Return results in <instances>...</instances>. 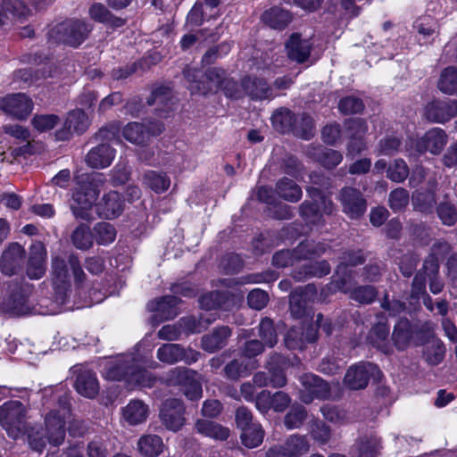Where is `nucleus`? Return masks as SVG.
I'll list each match as a JSON object with an SVG mask.
<instances>
[{
	"instance_id": "39448f33",
	"label": "nucleus",
	"mask_w": 457,
	"mask_h": 457,
	"mask_svg": "<svg viewBox=\"0 0 457 457\" xmlns=\"http://www.w3.org/2000/svg\"><path fill=\"white\" fill-rule=\"evenodd\" d=\"M98 194V189L91 181L79 184L72 195L71 209L73 215L87 221L94 220L91 209Z\"/></svg>"
},
{
	"instance_id": "c9c22d12",
	"label": "nucleus",
	"mask_w": 457,
	"mask_h": 457,
	"mask_svg": "<svg viewBox=\"0 0 457 457\" xmlns=\"http://www.w3.org/2000/svg\"><path fill=\"white\" fill-rule=\"evenodd\" d=\"M262 21L272 29H283L291 22L292 15L288 11L276 6L264 12Z\"/></svg>"
},
{
	"instance_id": "0e129e2a",
	"label": "nucleus",
	"mask_w": 457,
	"mask_h": 457,
	"mask_svg": "<svg viewBox=\"0 0 457 457\" xmlns=\"http://www.w3.org/2000/svg\"><path fill=\"white\" fill-rule=\"evenodd\" d=\"M377 290L372 286H362L353 289L351 294V299L360 303L369 304L377 297Z\"/></svg>"
},
{
	"instance_id": "9b49d317",
	"label": "nucleus",
	"mask_w": 457,
	"mask_h": 457,
	"mask_svg": "<svg viewBox=\"0 0 457 457\" xmlns=\"http://www.w3.org/2000/svg\"><path fill=\"white\" fill-rule=\"evenodd\" d=\"M52 282L55 292L56 301L64 303L70 291L69 271L66 261L61 256L52 259Z\"/></svg>"
},
{
	"instance_id": "72a5a7b5",
	"label": "nucleus",
	"mask_w": 457,
	"mask_h": 457,
	"mask_svg": "<svg viewBox=\"0 0 457 457\" xmlns=\"http://www.w3.org/2000/svg\"><path fill=\"white\" fill-rule=\"evenodd\" d=\"M163 442L157 435H145L137 441V450L145 457H157L163 451Z\"/></svg>"
},
{
	"instance_id": "864d4df0",
	"label": "nucleus",
	"mask_w": 457,
	"mask_h": 457,
	"mask_svg": "<svg viewBox=\"0 0 457 457\" xmlns=\"http://www.w3.org/2000/svg\"><path fill=\"white\" fill-rule=\"evenodd\" d=\"M71 242L79 250H87L93 245V236L88 226L80 224L71 234Z\"/></svg>"
},
{
	"instance_id": "69168bd1",
	"label": "nucleus",
	"mask_w": 457,
	"mask_h": 457,
	"mask_svg": "<svg viewBox=\"0 0 457 457\" xmlns=\"http://www.w3.org/2000/svg\"><path fill=\"white\" fill-rule=\"evenodd\" d=\"M387 178L394 182H403L409 175V168L403 160H395L387 169Z\"/></svg>"
},
{
	"instance_id": "680f3d73",
	"label": "nucleus",
	"mask_w": 457,
	"mask_h": 457,
	"mask_svg": "<svg viewBox=\"0 0 457 457\" xmlns=\"http://www.w3.org/2000/svg\"><path fill=\"white\" fill-rule=\"evenodd\" d=\"M96 140L102 143L120 141V130L118 123H109L96 133Z\"/></svg>"
},
{
	"instance_id": "338daca9",
	"label": "nucleus",
	"mask_w": 457,
	"mask_h": 457,
	"mask_svg": "<svg viewBox=\"0 0 457 457\" xmlns=\"http://www.w3.org/2000/svg\"><path fill=\"white\" fill-rule=\"evenodd\" d=\"M60 121L55 114H42L33 117L31 123L33 127L40 132H45L54 129Z\"/></svg>"
},
{
	"instance_id": "3c124183",
	"label": "nucleus",
	"mask_w": 457,
	"mask_h": 457,
	"mask_svg": "<svg viewBox=\"0 0 457 457\" xmlns=\"http://www.w3.org/2000/svg\"><path fill=\"white\" fill-rule=\"evenodd\" d=\"M438 88L447 95H453L457 92V68L450 66L441 72Z\"/></svg>"
},
{
	"instance_id": "cd10ccee",
	"label": "nucleus",
	"mask_w": 457,
	"mask_h": 457,
	"mask_svg": "<svg viewBox=\"0 0 457 457\" xmlns=\"http://www.w3.org/2000/svg\"><path fill=\"white\" fill-rule=\"evenodd\" d=\"M428 191H416L412 194L413 206L421 212H431L436 204L435 190L437 182L435 179H431L428 180Z\"/></svg>"
},
{
	"instance_id": "a878e982",
	"label": "nucleus",
	"mask_w": 457,
	"mask_h": 457,
	"mask_svg": "<svg viewBox=\"0 0 457 457\" xmlns=\"http://www.w3.org/2000/svg\"><path fill=\"white\" fill-rule=\"evenodd\" d=\"M115 151L111 145H97L87 154L86 162L92 168L104 169L112 163Z\"/></svg>"
},
{
	"instance_id": "473e14b6",
	"label": "nucleus",
	"mask_w": 457,
	"mask_h": 457,
	"mask_svg": "<svg viewBox=\"0 0 457 457\" xmlns=\"http://www.w3.org/2000/svg\"><path fill=\"white\" fill-rule=\"evenodd\" d=\"M179 299L174 295H166L148 304L152 312H156L162 320H170L177 316L176 307Z\"/></svg>"
},
{
	"instance_id": "4c0bfd02",
	"label": "nucleus",
	"mask_w": 457,
	"mask_h": 457,
	"mask_svg": "<svg viewBox=\"0 0 457 457\" xmlns=\"http://www.w3.org/2000/svg\"><path fill=\"white\" fill-rule=\"evenodd\" d=\"M328 245L323 242H315L313 240H304L301 242L295 249V258L300 260L312 259L320 256L326 253Z\"/></svg>"
},
{
	"instance_id": "5701e85b",
	"label": "nucleus",
	"mask_w": 457,
	"mask_h": 457,
	"mask_svg": "<svg viewBox=\"0 0 457 457\" xmlns=\"http://www.w3.org/2000/svg\"><path fill=\"white\" fill-rule=\"evenodd\" d=\"M312 46L309 39L301 38L297 33L292 34L286 43L288 58L299 63L304 62L309 58Z\"/></svg>"
},
{
	"instance_id": "8fccbe9b",
	"label": "nucleus",
	"mask_w": 457,
	"mask_h": 457,
	"mask_svg": "<svg viewBox=\"0 0 457 457\" xmlns=\"http://www.w3.org/2000/svg\"><path fill=\"white\" fill-rule=\"evenodd\" d=\"M278 195L289 202H297L302 196L300 187L292 179L284 178L277 183Z\"/></svg>"
},
{
	"instance_id": "bb28decb",
	"label": "nucleus",
	"mask_w": 457,
	"mask_h": 457,
	"mask_svg": "<svg viewBox=\"0 0 457 457\" xmlns=\"http://www.w3.org/2000/svg\"><path fill=\"white\" fill-rule=\"evenodd\" d=\"M122 419L130 426L144 423L149 414L148 405L141 400H131L122 408Z\"/></svg>"
},
{
	"instance_id": "6ab92c4d",
	"label": "nucleus",
	"mask_w": 457,
	"mask_h": 457,
	"mask_svg": "<svg viewBox=\"0 0 457 457\" xmlns=\"http://www.w3.org/2000/svg\"><path fill=\"white\" fill-rule=\"evenodd\" d=\"M206 87H211L210 92L222 89L228 97L237 98L239 95L235 91L237 83L227 78L226 72L220 68H212L204 75Z\"/></svg>"
},
{
	"instance_id": "f03ea898",
	"label": "nucleus",
	"mask_w": 457,
	"mask_h": 457,
	"mask_svg": "<svg viewBox=\"0 0 457 457\" xmlns=\"http://www.w3.org/2000/svg\"><path fill=\"white\" fill-rule=\"evenodd\" d=\"M91 28L84 21L67 20L51 27L48 32L50 44L62 43L77 47L87 37Z\"/></svg>"
},
{
	"instance_id": "052dcab7",
	"label": "nucleus",
	"mask_w": 457,
	"mask_h": 457,
	"mask_svg": "<svg viewBox=\"0 0 457 457\" xmlns=\"http://www.w3.org/2000/svg\"><path fill=\"white\" fill-rule=\"evenodd\" d=\"M259 336L263 344L269 347H273L277 344L278 337L270 319L264 318L262 320L259 325Z\"/></svg>"
},
{
	"instance_id": "ddd939ff",
	"label": "nucleus",
	"mask_w": 457,
	"mask_h": 457,
	"mask_svg": "<svg viewBox=\"0 0 457 457\" xmlns=\"http://www.w3.org/2000/svg\"><path fill=\"white\" fill-rule=\"evenodd\" d=\"M32 108L31 99L22 93L8 95L0 99V109L18 120L26 119Z\"/></svg>"
},
{
	"instance_id": "2eb2a0df",
	"label": "nucleus",
	"mask_w": 457,
	"mask_h": 457,
	"mask_svg": "<svg viewBox=\"0 0 457 457\" xmlns=\"http://www.w3.org/2000/svg\"><path fill=\"white\" fill-rule=\"evenodd\" d=\"M317 289L312 284H308L304 287L295 289L289 299V308L291 314L295 318H302L307 313L310 303L316 297Z\"/></svg>"
},
{
	"instance_id": "dca6fc26",
	"label": "nucleus",
	"mask_w": 457,
	"mask_h": 457,
	"mask_svg": "<svg viewBox=\"0 0 457 457\" xmlns=\"http://www.w3.org/2000/svg\"><path fill=\"white\" fill-rule=\"evenodd\" d=\"M456 115V100H433L425 107L426 118L434 122L444 123Z\"/></svg>"
},
{
	"instance_id": "423d86ee",
	"label": "nucleus",
	"mask_w": 457,
	"mask_h": 457,
	"mask_svg": "<svg viewBox=\"0 0 457 457\" xmlns=\"http://www.w3.org/2000/svg\"><path fill=\"white\" fill-rule=\"evenodd\" d=\"M342 212L351 220H359L367 211L364 195L353 187H344L337 196Z\"/></svg>"
},
{
	"instance_id": "9d476101",
	"label": "nucleus",
	"mask_w": 457,
	"mask_h": 457,
	"mask_svg": "<svg viewBox=\"0 0 457 457\" xmlns=\"http://www.w3.org/2000/svg\"><path fill=\"white\" fill-rule=\"evenodd\" d=\"M310 444L305 436H289L282 445H274L268 450L266 457H301L309 452Z\"/></svg>"
},
{
	"instance_id": "1a4fd4ad",
	"label": "nucleus",
	"mask_w": 457,
	"mask_h": 457,
	"mask_svg": "<svg viewBox=\"0 0 457 457\" xmlns=\"http://www.w3.org/2000/svg\"><path fill=\"white\" fill-rule=\"evenodd\" d=\"M184 412L183 403L179 399L170 398L162 403L159 417L167 429L176 432L185 424Z\"/></svg>"
},
{
	"instance_id": "37998d69",
	"label": "nucleus",
	"mask_w": 457,
	"mask_h": 457,
	"mask_svg": "<svg viewBox=\"0 0 457 457\" xmlns=\"http://www.w3.org/2000/svg\"><path fill=\"white\" fill-rule=\"evenodd\" d=\"M242 87L253 99H263L269 96V86L266 80L257 78H245Z\"/></svg>"
},
{
	"instance_id": "2f4dec72",
	"label": "nucleus",
	"mask_w": 457,
	"mask_h": 457,
	"mask_svg": "<svg viewBox=\"0 0 457 457\" xmlns=\"http://www.w3.org/2000/svg\"><path fill=\"white\" fill-rule=\"evenodd\" d=\"M256 368L257 361L254 360L234 359L224 367V374L228 379L237 380L248 376Z\"/></svg>"
},
{
	"instance_id": "ea45409f",
	"label": "nucleus",
	"mask_w": 457,
	"mask_h": 457,
	"mask_svg": "<svg viewBox=\"0 0 457 457\" xmlns=\"http://www.w3.org/2000/svg\"><path fill=\"white\" fill-rule=\"evenodd\" d=\"M184 78L188 82V89L191 94L206 95L210 93L211 87H206L204 75L201 71L189 66L183 70Z\"/></svg>"
},
{
	"instance_id": "f704fd0d",
	"label": "nucleus",
	"mask_w": 457,
	"mask_h": 457,
	"mask_svg": "<svg viewBox=\"0 0 457 457\" xmlns=\"http://www.w3.org/2000/svg\"><path fill=\"white\" fill-rule=\"evenodd\" d=\"M197 433L217 440H226L229 436V429L214 421L197 420L195 424Z\"/></svg>"
},
{
	"instance_id": "7ed1b4c3",
	"label": "nucleus",
	"mask_w": 457,
	"mask_h": 457,
	"mask_svg": "<svg viewBox=\"0 0 457 457\" xmlns=\"http://www.w3.org/2000/svg\"><path fill=\"white\" fill-rule=\"evenodd\" d=\"M26 420L27 408L20 401H8L0 406V425L10 437L20 438L29 430Z\"/></svg>"
},
{
	"instance_id": "a19ab883",
	"label": "nucleus",
	"mask_w": 457,
	"mask_h": 457,
	"mask_svg": "<svg viewBox=\"0 0 457 457\" xmlns=\"http://www.w3.org/2000/svg\"><path fill=\"white\" fill-rule=\"evenodd\" d=\"M411 323L407 319H400L394 327L391 340L399 350H403L411 339Z\"/></svg>"
},
{
	"instance_id": "09e8293b",
	"label": "nucleus",
	"mask_w": 457,
	"mask_h": 457,
	"mask_svg": "<svg viewBox=\"0 0 457 457\" xmlns=\"http://www.w3.org/2000/svg\"><path fill=\"white\" fill-rule=\"evenodd\" d=\"M89 125V118L81 109H75L70 112L65 120V126L78 134L84 133Z\"/></svg>"
},
{
	"instance_id": "aec40b11",
	"label": "nucleus",
	"mask_w": 457,
	"mask_h": 457,
	"mask_svg": "<svg viewBox=\"0 0 457 457\" xmlns=\"http://www.w3.org/2000/svg\"><path fill=\"white\" fill-rule=\"evenodd\" d=\"M46 250L40 242L33 244L29 248L26 268L27 276L30 279H39L46 273Z\"/></svg>"
},
{
	"instance_id": "49530a36",
	"label": "nucleus",
	"mask_w": 457,
	"mask_h": 457,
	"mask_svg": "<svg viewBox=\"0 0 457 457\" xmlns=\"http://www.w3.org/2000/svg\"><path fill=\"white\" fill-rule=\"evenodd\" d=\"M445 354V347L443 342L437 338L428 341L424 346L423 357L431 365L440 363Z\"/></svg>"
},
{
	"instance_id": "6e6552de",
	"label": "nucleus",
	"mask_w": 457,
	"mask_h": 457,
	"mask_svg": "<svg viewBox=\"0 0 457 457\" xmlns=\"http://www.w3.org/2000/svg\"><path fill=\"white\" fill-rule=\"evenodd\" d=\"M302 388L299 397L304 403H311L314 399H328L330 395V387L320 377L314 374H304L300 378Z\"/></svg>"
},
{
	"instance_id": "e2e57ef3",
	"label": "nucleus",
	"mask_w": 457,
	"mask_h": 457,
	"mask_svg": "<svg viewBox=\"0 0 457 457\" xmlns=\"http://www.w3.org/2000/svg\"><path fill=\"white\" fill-rule=\"evenodd\" d=\"M409 200L408 191L403 187H398L389 194L388 203L394 212H399L405 209Z\"/></svg>"
},
{
	"instance_id": "58836bf2",
	"label": "nucleus",
	"mask_w": 457,
	"mask_h": 457,
	"mask_svg": "<svg viewBox=\"0 0 457 457\" xmlns=\"http://www.w3.org/2000/svg\"><path fill=\"white\" fill-rule=\"evenodd\" d=\"M450 251V245L446 242H437L432 246V253L425 260L423 264L424 273L429 278L437 275L439 265L438 258L443 257Z\"/></svg>"
},
{
	"instance_id": "0eeeda50",
	"label": "nucleus",
	"mask_w": 457,
	"mask_h": 457,
	"mask_svg": "<svg viewBox=\"0 0 457 457\" xmlns=\"http://www.w3.org/2000/svg\"><path fill=\"white\" fill-rule=\"evenodd\" d=\"M380 376L381 372L376 364L361 361L347 370L344 381L350 389L359 390L368 386L370 378L378 379Z\"/></svg>"
},
{
	"instance_id": "f8f14e48",
	"label": "nucleus",
	"mask_w": 457,
	"mask_h": 457,
	"mask_svg": "<svg viewBox=\"0 0 457 457\" xmlns=\"http://www.w3.org/2000/svg\"><path fill=\"white\" fill-rule=\"evenodd\" d=\"M199 355L198 352L191 348H184L178 344H164L157 350V358L168 364L179 361L191 364L197 361Z\"/></svg>"
},
{
	"instance_id": "774afa93",
	"label": "nucleus",
	"mask_w": 457,
	"mask_h": 457,
	"mask_svg": "<svg viewBox=\"0 0 457 457\" xmlns=\"http://www.w3.org/2000/svg\"><path fill=\"white\" fill-rule=\"evenodd\" d=\"M310 433L312 437L321 445L328 443L331 436L329 427L321 420L312 421Z\"/></svg>"
},
{
	"instance_id": "a211bd4d",
	"label": "nucleus",
	"mask_w": 457,
	"mask_h": 457,
	"mask_svg": "<svg viewBox=\"0 0 457 457\" xmlns=\"http://www.w3.org/2000/svg\"><path fill=\"white\" fill-rule=\"evenodd\" d=\"M163 130V125L161 122H152L146 128L144 124L138 122H130L122 129V137L130 143H137L149 139V136L160 135Z\"/></svg>"
},
{
	"instance_id": "b1692460",
	"label": "nucleus",
	"mask_w": 457,
	"mask_h": 457,
	"mask_svg": "<svg viewBox=\"0 0 457 457\" xmlns=\"http://www.w3.org/2000/svg\"><path fill=\"white\" fill-rule=\"evenodd\" d=\"M29 14V8L21 0H4L0 6V25L9 21H23Z\"/></svg>"
},
{
	"instance_id": "de8ad7c7",
	"label": "nucleus",
	"mask_w": 457,
	"mask_h": 457,
	"mask_svg": "<svg viewBox=\"0 0 457 457\" xmlns=\"http://www.w3.org/2000/svg\"><path fill=\"white\" fill-rule=\"evenodd\" d=\"M156 381V378L149 371L141 369L136 362L134 369L130 371L128 378V386L131 388L134 386L152 387Z\"/></svg>"
},
{
	"instance_id": "c85d7f7f",
	"label": "nucleus",
	"mask_w": 457,
	"mask_h": 457,
	"mask_svg": "<svg viewBox=\"0 0 457 457\" xmlns=\"http://www.w3.org/2000/svg\"><path fill=\"white\" fill-rule=\"evenodd\" d=\"M330 272L329 263L323 260L314 263L304 264L292 272V277L296 281H303L312 277L321 278Z\"/></svg>"
},
{
	"instance_id": "603ef678",
	"label": "nucleus",
	"mask_w": 457,
	"mask_h": 457,
	"mask_svg": "<svg viewBox=\"0 0 457 457\" xmlns=\"http://www.w3.org/2000/svg\"><path fill=\"white\" fill-rule=\"evenodd\" d=\"M241 431L240 438L243 445L246 447L254 448L262 443L264 431L259 423L253 424Z\"/></svg>"
},
{
	"instance_id": "4468645a",
	"label": "nucleus",
	"mask_w": 457,
	"mask_h": 457,
	"mask_svg": "<svg viewBox=\"0 0 457 457\" xmlns=\"http://www.w3.org/2000/svg\"><path fill=\"white\" fill-rule=\"evenodd\" d=\"M377 320V322L372 325L368 334L367 340L380 352L386 354L390 353L393 348L386 318L383 315H378Z\"/></svg>"
},
{
	"instance_id": "f3484780",
	"label": "nucleus",
	"mask_w": 457,
	"mask_h": 457,
	"mask_svg": "<svg viewBox=\"0 0 457 457\" xmlns=\"http://www.w3.org/2000/svg\"><path fill=\"white\" fill-rule=\"evenodd\" d=\"M136 360L133 355H122L108 361L104 367V376L110 380H124L128 384L130 371L134 369Z\"/></svg>"
},
{
	"instance_id": "7c9ffc66",
	"label": "nucleus",
	"mask_w": 457,
	"mask_h": 457,
	"mask_svg": "<svg viewBox=\"0 0 457 457\" xmlns=\"http://www.w3.org/2000/svg\"><path fill=\"white\" fill-rule=\"evenodd\" d=\"M75 387L77 392L87 398L95 397L99 391V385L96 374L90 370H83L79 373Z\"/></svg>"
},
{
	"instance_id": "79ce46f5",
	"label": "nucleus",
	"mask_w": 457,
	"mask_h": 457,
	"mask_svg": "<svg viewBox=\"0 0 457 457\" xmlns=\"http://www.w3.org/2000/svg\"><path fill=\"white\" fill-rule=\"evenodd\" d=\"M143 184L155 193H163L170 186V179L164 172L147 170L143 175Z\"/></svg>"
},
{
	"instance_id": "393cba45",
	"label": "nucleus",
	"mask_w": 457,
	"mask_h": 457,
	"mask_svg": "<svg viewBox=\"0 0 457 457\" xmlns=\"http://www.w3.org/2000/svg\"><path fill=\"white\" fill-rule=\"evenodd\" d=\"M220 283L227 289L216 291L219 296V309L229 310L243 301L244 292L234 287L237 284V281L234 279H220Z\"/></svg>"
},
{
	"instance_id": "412c9836",
	"label": "nucleus",
	"mask_w": 457,
	"mask_h": 457,
	"mask_svg": "<svg viewBox=\"0 0 457 457\" xmlns=\"http://www.w3.org/2000/svg\"><path fill=\"white\" fill-rule=\"evenodd\" d=\"M96 208L100 218L113 219L123 212L124 201L118 192L110 191L104 195Z\"/></svg>"
},
{
	"instance_id": "e433bc0d",
	"label": "nucleus",
	"mask_w": 457,
	"mask_h": 457,
	"mask_svg": "<svg viewBox=\"0 0 457 457\" xmlns=\"http://www.w3.org/2000/svg\"><path fill=\"white\" fill-rule=\"evenodd\" d=\"M315 340V333L312 328L308 329L307 333H303L302 327H294L290 328L285 337V345L288 349H302L305 342H312Z\"/></svg>"
},
{
	"instance_id": "5fc2aeb1",
	"label": "nucleus",
	"mask_w": 457,
	"mask_h": 457,
	"mask_svg": "<svg viewBox=\"0 0 457 457\" xmlns=\"http://www.w3.org/2000/svg\"><path fill=\"white\" fill-rule=\"evenodd\" d=\"M303 219L311 224H319L322 218L320 206L317 201H304L300 206Z\"/></svg>"
},
{
	"instance_id": "c03bdc74",
	"label": "nucleus",
	"mask_w": 457,
	"mask_h": 457,
	"mask_svg": "<svg viewBox=\"0 0 457 457\" xmlns=\"http://www.w3.org/2000/svg\"><path fill=\"white\" fill-rule=\"evenodd\" d=\"M283 362V357L274 354L270 357L267 363V369L270 374V384L274 387H282L287 384V378L280 364Z\"/></svg>"
},
{
	"instance_id": "4be33fe9",
	"label": "nucleus",
	"mask_w": 457,
	"mask_h": 457,
	"mask_svg": "<svg viewBox=\"0 0 457 457\" xmlns=\"http://www.w3.org/2000/svg\"><path fill=\"white\" fill-rule=\"evenodd\" d=\"M24 256L25 250L20 244H11L2 254V272L8 276L15 274L21 270Z\"/></svg>"
},
{
	"instance_id": "20e7f679",
	"label": "nucleus",
	"mask_w": 457,
	"mask_h": 457,
	"mask_svg": "<svg viewBox=\"0 0 457 457\" xmlns=\"http://www.w3.org/2000/svg\"><path fill=\"white\" fill-rule=\"evenodd\" d=\"M295 118L296 116L291 111L280 109L271 117L272 126L279 133H293L301 139L310 140L315 131L312 118L306 113H302L300 121L304 124V129H301L298 125L295 124Z\"/></svg>"
},
{
	"instance_id": "bf43d9fd",
	"label": "nucleus",
	"mask_w": 457,
	"mask_h": 457,
	"mask_svg": "<svg viewBox=\"0 0 457 457\" xmlns=\"http://www.w3.org/2000/svg\"><path fill=\"white\" fill-rule=\"evenodd\" d=\"M37 145H21L15 148L9 147L8 152H3L1 154L3 156L2 160H7V162L12 163L20 157L26 159L37 152V149H36Z\"/></svg>"
},
{
	"instance_id": "13d9d810",
	"label": "nucleus",
	"mask_w": 457,
	"mask_h": 457,
	"mask_svg": "<svg viewBox=\"0 0 457 457\" xmlns=\"http://www.w3.org/2000/svg\"><path fill=\"white\" fill-rule=\"evenodd\" d=\"M95 237L99 245H109L114 241L116 237L115 228L108 222H99L95 228Z\"/></svg>"
},
{
	"instance_id": "a18cd8bd",
	"label": "nucleus",
	"mask_w": 457,
	"mask_h": 457,
	"mask_svg": "<svg viewBox=\"0 0 457 457\" xmlns=\"http://www.w3.org/2000/svg\"><path fill=\"white\" fill-rule=\"evenodd\" d=\"M89 14L93 20L112 27L119 28L124 25L123 19L113 16L102 4H94L89 9Z\"/></svg>"
},
{
	"instance_id": "c756f323",
	"label": "nucleus",
	"mask_w": 457,
	"mask_h": 457,
	"mask_svg": "<svg viewBox=\"0 0 457 457\" xmlns=\"http://www.w3.org/2000/svg\"><path fill=\"white\" fill-rule=\"evenodd\" d=\"M230 336L231 330L228 326L217 328L212 333L203 337L202 347L209 353L216 352L227 345Z\"/></svg>"
},
{
	"instance_id": "6e6d98bb",
	"label": "nucleus",
	"mask_w": 457,
	"mask_h": 457,
	"mask_svg": "<svg viewBox=\"0 0 457 457\" xmlns=\"http://www.w3.org/2000/svg\"><path fill=\"white\" fill-rule=\"evenodd\" d=\"M306 418L305 408L300 404H295L285 416L284 424L288 429L297 428L302 426Z\"/></svg>"
},
{
	"instance_id": "f257e3e1",
	"label": "nucleus",
	"mask_w": 457,
	"mask_h": 457,
	"mask_svg": "<svg viewBox=\"0 0 457 457\" xmlns=\"http://www.w3.org/2000/svg\"><path fill=\"white\" fill-rule=\"evenodd\" d=\"M70 400L64 395L59 399V409L51 410L45 417V427L41 428H30L28 431V442L30 448L42 453L46 444L53 447H59L63 444L66 436V420L70 416Z\"/></svg>"
},
{
	"instance_id": "4d7b16f0",
	"label": "nucleus",
	"mask_w": 457,
	"mask_h": 457,
	"mask_svg": "<svg viewBox=\"0 0 457 457\" xmlns=\"http://www.w3.org/2000/svg\"><path fill=\"white\" fill-rule=\"evenodd\" d=\"M191 376H196V372L192 370L177 367L167 373L165 381L169 386H183Z\"/></svg>"
}]
</instances>
